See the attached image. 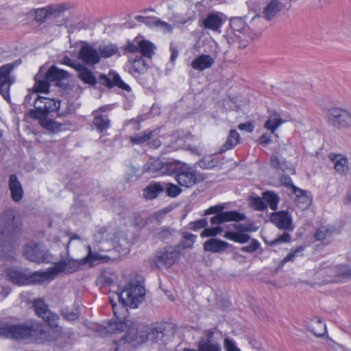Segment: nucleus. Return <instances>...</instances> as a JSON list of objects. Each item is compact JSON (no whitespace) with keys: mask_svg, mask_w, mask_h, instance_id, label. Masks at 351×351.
Returning a JSON list of instances; mask_svg holds the SVG:
<instances>
[{"mask_svg":"<svg viewBox=\"0 0 351 351\" xmlns=\"http://www.w3.org/2000/svg\"><path fill=\"white\" fill-rule=\"evenodd\" d=\"M327 272L330 274L332 279L330 282H339L340 279L351 278V268L346 265H338L329 268Z\"/></svg>","mask_w":351,"mask_h":351,"instance_id":"21","label":"nucleus"},{"mask_svg":"<svg viewBox=\"0 0 351 351\" xmlns=\"http://www.w3.org/2000/svg\"><path fill=\"white\" fill-rule=\"evenodd\" d=\"M153 136V132L149 130L137 134L135 136L130 137V142L132 145H142L147 143Z\"/></svg>","mask_w":351,"mask_h":351,"instance_id":"45","label":"nucleus"},{"mask_svg":"<svg viewBox=\"0 0 351 351\" xmlns=\"http://www.w3.org/2000/svg\"><path fill=\"white\" fill-rule=\"evenodd\" d=\"M19 64V62L16 61L0 66V94L7 101L10 99V87L16 82L12 71Z\"/></svg>","mask_w":351,"mask_h":351,"instance_id":"8","label":"nucleus"},{"mask_svg":"<svg viewBox=\"0 0 351 351\" xmlns=\"http://www.w3.org/2000/svg\"><path fill=\"white\" fill-rule=\"evenodd\" d=\"M33 306L36 315L48 323L51 327L58 326V316L50 311L42 299H36L33 302Z\"/></svg>","mask_w":351,"mask_h":351,"instance_id":"15","label":"nucleus"},{"mask_svg":"<svg viewBox=\"0 0 351 351\" xmlns=\"http://www.w3.org/2000/svg\"><path fill=\"white\" fill-rule=\"evenodd\" d=\"M138 173L139 170L137 168L132 165H128L126 167L125 178L128 182H130L134 178L137 177Z\"/></svg>","mask_w":351,"mask_h":351,"instance_id":"61","label":"nucleus"},{"mask_svg":"<svg viewBox=\"0 0 351 351\" xmlns=\"http://www.w3.org/2000/svg\"><path fill=\"white\" fill-rule=\"evenodd\" d=\"M23 252L27 259L37 263H44L49 259V254L43 245L34 241L26 243Z\"/></svg>","mask_w":351,"mask_h":351,"instance_id":"10","label":"nucleus"},{"mask_svg":"<svg viewBox=\"0 0 351 351\" xmlns=\"http://www.w3.org/2000/svg\"><path fill=\"white\" fill-rule=\"evenodd\" d=\"M240 141V135L236 130H230L225 143L219 149V153H223L234 148Z\"/></svg>","mask_w":351,"mask_h":351,"instance_id":"35","label":"nucleus"},{"mask_svg":"<svg viewBox=\"0 0 351 351\" xmlns=\"http://www.w3.org/2000/svg\"><path fill=\"white\" fill-rule=\"evenodd\" d=\"M263 198L266 202L267 206L272 210H276L278 208V204L280 201L278 195L274 191H267L263 193Z\"/></svg>","mask_w":351,"mask_h":351,"instance_id":"42","label":"nucleus"},{"mask_svg":"<svg viewBox=\"0 0 351 351\" xmlns=\"http://www.w3.org/2000/svg\"><path fill=\"white\" fill-rule=\"evenodd\" d=\"M110 75L113 79V86H118L119 88L130 91V87L128 84L125 83L120 77V76L116 73H110Z\"/></svg>","mask_w":351,"mask_h":351,"instance_id":"55","label":"nucleus"},{"mask_svg":"<svg viewBox=\"0 0 351 351\" xmlns=\"http://www.w3.org/2000/svg\"><path fill=\"white\" fill-rule=\"evenodd\" d=\"M71 8V4L69 3H54L43 8L32 9L28 14L34 15V20L39 24H43L47 19L60 16L61 14Z\"/></svg>","mask_w":351,"mask_h":351,"instance_id":"4","label":"nucleus"},{"mask_svg":"<svg viewBox=\"0 0 351 351\" xmlns=\"http://www.w3.org/2000/svg\"><path fill=\"white\" fill-rule=\"evenodd\" d=\"M245 218L244 214L236 210L226 211L210 219L212 225H219L227 221H241Z\"/></svg>","mask_w":351,"mask_h":351,"instance_id":"19","label":"nucleus"},{"mask_svg":"<svg viewBox=\"0 0 351 351\" xmlns=\"http://www.w3.org/2000/svg\"><path fill=\"white\" fill-rule=\"evenodd\" d=\"M165 330V323H156L150 327L147 332V339L152 342L162 340Z\"/></svg>","mask_w":351,"mask_h":351,"instance_id":"28","label":"nucleus"},{"mask_svg":"<svg viewBox=\"0 0 351 351\" xmlns=\"http://www.w3.org/2000/svg\"><path fill=\"white\" fill-rule=\"evenodd\" d=\"M285 122L286 121L282 119L277 112L273 111L270 112L268 119L265 123L264 127L269 130L271 133L274 134L276 130Z\"/></svg>","mask_w":351,"mask_h":351,"instance_id":"32","label":"nucleus"},{"mask_svg":"<svg viewBox=\"0 0 351 351\" xmlns=\"http://www.w3.org/2000/svg\"><path fill=\"white\" fill-rule=\"evenodd\" d=\"M6 274L9 280L18 285H27L47 281L45 271L27 274L21 269L10 268L7 269Z\"/></svg>","mask_w":351,"mask_h":351,"instance_id":"5","label":"nucleus"},{"mask_svg":"<svg viewBox=\"0 0 351 351\" xmlns=\"http://www.w3.org/2000/svg\"><path fill=\"white\" fill-rule=\"evenodd\" d=\"M173 164L176 169L173 173L175 174V180L180 186L191 188L203 180V178L193 167L186 164L180 166V162L176 160H173Z\"/></svg>","mask_w":351,"mask_h":351,"instance_id":"3","label":"nucleus"},{"mask_svg":"<svg viewBox=\"0 0 351 351\" xmlns=\"http://www.w3.org/2000/svg\"><path fill=\"white\" fill-rule=\"evenodd\" d=\"M333 232L332 230L326 226H322L316 231L314 237L317 241H324L331 237Z\"/></svg>","mask_w":351,"mask_h":351,"instance_id":"53","label":"nucleus"},{"mask_svg":"<svg viewBox=\"0 0 351 351\" xmlns=\"http://www.w3.org/2000/svg\"><path fill=\"white\" fill-rule=\"evenodd\" d=\"M35 119H38L41 126L50 131H57L60 129L62 125L58 122L47 118V116L42 117H33Z\"/></svg>","mask_w":351,"mask_h":351,"instance_id":"44","label":"nucleus"},{"mask_svg":"<svg viewBox=\"0 0 351 351\" xmlns=\"http://www.w3.org/2000/svg\"><path fill=\"white\" fill-rule=\"evenodd\" d=\"M270 162L271 167L276 169L289 173H294V169L290 162H287L284 159L278 158L276 155L271 156Z\"/></svg>","mask_w":351,"mask_h":351,"instance_id":"33","label":"nucleus"},{"mask_svg":"<svg viewBox=\"0 0 351 351\" xmlns=\"http://www.w3.org/2000/svg\"><path fill=\"white\" fill-rule=\"evenodd\" d=\"M106 330L110 333H118L126 331L123 339L126 341H134L136 338L137 329L131 321H110Z\"/></svg>","mask_w":351,"mask_h":351,"instance_id":"11","label":"nucleus"},{"mask_svg":"<svg viewBox=\"0 0 351 351\" xmlns=\"http://www.w3.org/2000/svg\"><path fill=\"white\" fill-rule=\"evenodd\" d=\"M156 27L162 31L164 33H170L173 30V26L165 21L158 19Z\"/></svg>","mask_w":351,"mask_h":351,"instance_id":"63","label":"nucleus"},{"mask_svg":"<svg viewBox=\"0 0 351 351\" xmlns=\"http://www.w3.org/2000/svg\"><path fill=\"white\" fill-rule=\"evenodd\" d=\"M222 23L221 15L217 13H210L204 19V25L207 29L216 31L221 27Z\"/></svg>","mask_w":351,"mask_h":351,"instance_id":"38","label":"nucleus"},{"mask_svg":"<svg viewBox=\"0 0 351 351\" xmlns=\"http://www.w3.org/2000/svg\"><path fill=\"white\" fill-rule=\"evenodd\" d=\"M85 265H86V261H82V258L80 260L67 259L56 263L53 267L45 271L47 281L53 280L55 276L64 271L67 273L75 272L82 269Z\"/></svg>","mask_w":351,"mask_h":351,"instance_id":"7","label":"nucleus"},{"mask_svg":"<svg viewBox=\"0 0 351 351\" xmlns=\"http://www.w3.org/2000/svg\"><path fill=\"white\" fill-rule=\"evenodd\" d=\"M304 247L298 246L295 250H291L289 254L282 261V264H285L289 261H294L298 256H302Z\"/></svg>","mask_w":351,"mask_h":351,"instance_id":"54","label":"nucleus"},{"mask_svg":"<svg viewBox=\"0 0 351 351\" xmlns=\"http://www.w3.org/2000/svg\"><path fill=\"white\" fill-rule=\"evenodd\" d=\"M20 231L21 224L16 220L14 210H5L0 217V256L5 260L14 258Z\"/></svg>","mask_w":351,"mask_h":351,"instance_id":"1","label":"nucleus"},{"mask_svg":"<svg viewBox=\"0 0 351 351\" xmlns=\"http://www.w3.org/2000/svg\"><path fill=\"white\" fill-rule=\"evenodd\" d=\"M138 45L139 47L138 51L142 54V57L150 60L154 54L156 46L148 40L145 39L139 40Z\"/></svg>","mask_w":351,"mask_h":351,"instance_id":"36","label":"nucleus"},{"mask_svg":"<svg viewBox=\"0 0 351 351\" xmlns=\"http://www.w3.org/2000/svg\"><path fill=\"white\" fill-rule=\"evenodd\" d=\"M104 110L105 107H102L100 108L98 110L94 112L95 117L93 123L97 130L99 132H103L104 131L108 129L110 126V121L109 120L108 116L98 114L99 111Z\"/></svg>","mask_w":351,"mask_h":351,"instance_id":"30","label":"nucleus"},{"mask_svg":"<svg viewBox=\"0 0 351 351\" xmlns=\"http://www.w3.org/2000/svg\"><path fill=\"white\" fill-rule=\"evenodd\" d=\"M214 59L210 55L202 54L195 58L191 62L193 69L197 71H204L212 66Z\"/></svg>","mask_w":351,"mask_h":351,"instance_id":"27","label":"nucleus"},{"mask_svg":"<svg viewBox=\"0 0 351 351\" xmlns=\"http://www.w3.org/2000/svg\"><path fill=\"white\" fill-rule=\"evenodd\" d=\"M164 191L165 187L161 184L152 182L143 190V197L147 199H153Z\"/></svg>","mask_w":351,"mask_h":351,"instance_id":"34","label":"nucleus"},{"mask_svg":"<svg viewBox=\"0 0 351 351\" xmlns=\"http://www.w3.org/2000/svg\"><path fill=\"white\" fill-rule=\"evenodd\" d=\"M330 159L334 163L335 169L337 173L345 175L348 171V158L341 154H330Z\"/></svg>","mask_w":351,"mask_h":351,"instance_id":"29","label":"nucleus"},{"mask_svg":"<svg viewBox=\"0 0 351 351\" xmlns=\"http://www.w3.org/2000/svg\"><path fill=\"white\" fill-rule=\"evenodd\" d=\"M198 349L199 351H221L219 343L213 342L209 339H202L198 343Z\"/></svg>","mask_w":351,"mask_h":351,"instance_id":"48","label":"nucleus"},{"mask_svg":"<svg viewBox=\"0 0 351 351\" xmlns=\"http://www.w3.org/2000/svg\"><path fill=\"white\" fill-rule=\"evenodd\" d=\"M31 333L30 340L35 341L36 343H41L50 339L49 332L39 324H32Z\"/></svg>","mask_w":351,"mask_h":351,"instance_id":"23","label":"nucleus"},{"mask_svg":"<svg viewBox=\"0 0 351 351\" xmlns=\"http://www.w3.org/2000/svg\"><path fill=\"white\" fill-rule=\"evenodd\" d=\"M110 303L112 305V308L115 317L118 319H120L121 317V314L123 312L125 311L126 304H123L122 301H119L121 304L117 305L116 303L113 302V300L110 298Z\"/></svg>","mask_w":351,"mask_h":351,"instance_id":"58","label":"nucleus"},{"mask_svg":"<svg viewBox=\"0 0 351 351\" xmlns=\"http://www.w3.org/2000/svg\"><path fill=\"white\" fill-rule=\"evenodd\" d=\"M62 315L66 321L73 322L79 319L80 312L77 308H64L62 311Z\"/></svg>","mask_w":351,"mask_h":351,"instance_id":"52","label":"nucleus"},{"mask_svg":"<svg viewBox=\"0 0 351 351\" xmlns=\"http://www.w3.org/2000/svg\"><path fill=\"white\" fill-rule=\"evenodd\" d=\"M326 115L329 123L338 128L351 126V114L339 108H331L327 110Z\"/></svg>","mask_w":351,"mask_h":351,"instance_id":"12","label":"nucleus"},{"mask_svg":"<svg viewBox=\"0 0 351 351\" xmlns=\"http://www.w3.org/2000/svg\"><path fill=\"white\" fill-rule=\"evenodd\" d=\"M77 71V77L84 83L90 85H95L97 80L93 72L88 70L83 64H80L76 70Z\"/></svg>","mask_w":351,"mask_h":351,"instance_id":"39","label":"nucleus"},{"mask_svg":"<svg viewBox=\"0 0 351 351\" xmlns=\"http://www.w3.org/2000/svg\"><path fill=\"white\" fill-rule=\"evenodd\" d=\"M182 237L183 239L182 241H181L179 243V246L182 249H191L193 246V243L195 242L197 236L187 232H184L182 233Z\"/></svg>","mask_w":351,"mask_h":351,"instance_id":"49","label":"nucleus"},{"mask_svg":"<svg viewBox=\"0 0 351 351\" xmlns=\"http://www.w3.org/2000/svg\"><path fill=\"white\" fill-rule=\"evenodd\" d=\"M282 7L281 0H269L263 12L264 17L268 21L271 20L281 11Z\"/></svg>","mask_w":351,"mask_h":351,"instance_id":"25","label":"nucleus"},{"mask_svg":"<svg viewBox=\"0 0 351 351\" xmlns=\"http://www.w3.org/2000/svg\"><path fill=\"white\" fill-rule=\"evenodd\" d=\"M8 186L12 199L16 202L21 200L23 197L24 191L16 175H10L8 181Z\"/></svg>","mask_w":351,"mask_h":351,"instance_id":"22","label":"nucleus"},{"mask_svg":"<svg viewBox=\"0 0 351 351\" xmlns=\"http://www.w3.org/2000/svg\"><path fill=\"white\" fill-rule=\"evenodd\" d=\"M270 221L279 229L293 230L292 217L287 211L282 210L272 213L270 215Z\"/></svg>","mask_w":351,"mask_h":351,"instance_id":"17","label":"nucleus"},{"mask_svg":"<svg viewBox=\"0 0 351 351\" xmlns=\"http://www.w3.org/2000/svg\"><path fill=\"white\" fill-rule=\"evenodd\" d=\"M231 39L232 40V44L234 47H237L239 49H243L248 45L250 40H252L253 38L244 37L243 35L236 34L234 38Z\"/></svg>","mask_w":351,"mask_h":351,"instance_id":"51","label":"nucleus"},{"mask_svg":"<svg viewBox=\"0 0 351 351\" xmlns=\"http://www.w3.org/2000/svg\"><path fill=\"white\" fill-rule=\"evenodd\" d=\"M224 209V206L222 204H218L213 206H210L208 209L204 210L203 214L204 216L211 215V214H220L223 213V210Z\"/></svg>","mask_w":351,"mask_h":351,"instance_id":"62","label":"nucleus"},{"mask_svg":"<svg viewBox=\"0 0 351 351\" xmlns=\"http://www.w3.org/2000/svg\"><path fill=\"white\" fill-rule=\"evenodd\" d=\"M291 194L295 195V202L300 208L304 209L309 205L310 199L306 194V191L298 187H294Z\"/></svg>","mask_w":351,"mask_h":351,"instance_id":"40","label":"nucleus"},{"mask_svg":"<svg viewBox=\"0 0 351 351\" xmlns=\"http://www.w3.org/2000/svg\"><path fill=\"white\" fill-rule=\"evenodd\" d=\"M35 80V88L37 92L47 93L49 91L50 82L45 77L43 67L40 68Z\"/></svg>","mask_w":351,"mask_h":351,"instance_id":"37","label":"nucleus"},{"mask_svg":"<svg viewBox=\"0 0 351 351\" xmlns=\"http://www.w3.org/2000/svg\"><path fill=\"white\" fill-rule=\"evenodd\" d=\"M32 324L0 323V337L17 340L30 339Z\"/></svg>","mask_w":351,"mask_h":351,"instance_id":"6","label":"nucleus"},{"mask_svg":"<svg viewBox=\"0 0 351 351\" xmlns=\"http://www.w3.org/2000/svg\"><path fill=\"white\" fill-rule=\"evenodd\" d=\"M223 346L226 351H241L235 343L228 338L224 339Z\"/></svg>","mask_w":351,"mask_h":351,"instance_id":"64","label":"nucleus"},{"mask_svg":"<svg viewBox=\"0 0 351 351\" xmlns=\"http://www.w3.org/2000/svg\"><path fill=\"white\" fill-rule=\"evenodd\" d=\"M173 160L163 162L160 159L152 158L143 167V171L157 175L173 174L175 170Z\"/></svg>","mask_w":351,"mask_h":351,"instance_id":"13","label":"nucleus"},{"mask_svg":"<svg viewBox=\"0 0 351 351\" xmlns=\"http://www.w3.org/2000/svg\"><path fill=\"white\" fill-rule=\"evenodd\" d=\"M228 246V243L217 239H210L204 243V250L213 253L224 251Z\"/></svg>","mask_w":351,"mask_h":351,"instance_id":"31","label":"nucleus"},{"mask_svg":"<svg viewBox=\"0 0 351 351\" xmlns=\"http://www.w3.org/2000/svg\"><path fill=\"white\" fill-rule=\"evenodd\" d=\"M97 51L100 56V58H109L118 52V47L117 45L112 43H103L99 45Z\"/></svg>","mask_w":351,"mask_h":351,"instance_id":"41","label":"nucleus"},{"mask_svg":"<svg viewBox=\"0 0 351 351\" xmlns=\"http://www.w3.org/2000/svg\"><path fill=\"white\" fill-rule=\"evenodd\" d=\"M249 204L252 208L258 211H264L267 209V204L263 198L260 197H250Z\"/></svg>","mask_w":351,"mask_h":351,"instance_id":"50","label":"nucleus"},{"mask_svg":"<svg viewBox=\"0 0 351 351\" xmlns=\"http://www.w3.org/2000/svg\"><path fill=\"white\" fill-rule=\"evenodd\" d=\"M219 164V160L213 156H206L197 162L198 167L203 169H212Z\"/></svg>","mask_w":351,"mask_h":351,"instance_id":"47","label":"nucleus"},{"mask_svg":"<svg viewBox=\"0 0 351 351\" xmlns=\"http://www.w3.org/2000/svg\"><path fill=\"white\" fill-rule=\"evenodd\" d=\"M223 237L239 243H247L250 239V235L239 232H226Z\"/></svg>","mask_w":351,"mask_h":351,"instance_id":"46","label":"nucleus"},{"mask_svg":"<svg viewBox=\"0 0 351 351\" xmlns=\"http://www.w3.org/2000/svg\"><path fill=\"white\" fill-rule=\"evenodd\" d=\"M77 58L84 64L90 66H93L100 62V56L97 49L86 42H82Z\"/></svg>","mask_w":351,"mask_h":351,"instance_id":"14","label":"nucleus"},{"mask_svg":"<svg viewBox=\"0 0 351 351\" xmlns=\"http://www.w3.org/2000/svg\"><path fill=\"white\" fill-rule=\"evenodd\" d=\"M45 77L50 82L58 84L61 80L68 77L67 71L58 69L56 66H51L46 72L44 71Z\"/></svg>","mask_w":351,"mask_h":351,"instance_id":"24","label":"nucleus"},{"mask_svg":"<svg viewBox=\"0 0 351 351\" xmlns=\"http://www.w3.org/2000/svg\"><path fill=\"white\" fill-rule=\"evenodd\" d=\"M223 232V228L221 226H215L213 228H205L201 233L202 237H215L220 234Z\"/></svg>","mask_w":351,"mask_h":351,"instance_id":"56","label":"nucleus"},{"mask_svg":"<svg viewBox=\"0 0 351 351\" xmlns=\"http://www.w3.org/2000/svg\"><path fill=\"white\" fill-rule=\"evenodd\" d=\"M180 252L178 250L158 252L152 263L158 268L169 267L179 258Z\"/></svg>","mask_w":351,"mask_h":351,"instance_id":"16","label":"nucleus"},{"mask_svg":"<svg viewBox=\"0 0 351 351\" xmlns=\"http://www.w3.org/2000/svg\"><path fill=\"white\" fill-rule=\"evenodd\" d=\"M34 102V110L29 112L31 117H42L48 116L49 113L56 111L59 109L60 104L59 101L49 99L35 95Z\"/></svg>","mask_w":351,"mask_h":351,"instance_id":"9","label":"nucleus"},{"mask_svg":"<svg viewBox=\"0 0 351 351\" xmlns=\"http://www.w3.org/2000/svg\"><path fill=\"white\" fill-rule=\"evenodd\" d=\"M208 226V221L206 219L203 218L189 223V228L193 231H197L199 229L206 228Z\"/></svg>","mask_w":351,"mask_h":351,"instance_id":"59","label":"nucleus"},{"mask_svg":"<svg viewBox=\"0 0 351 351\" xmlns=\"http://www.w3.org/2000/svg\"><path fill=\"white\" fill-rule=\"evenodd\" d=\"M145 287L138 281H131L120 294L117 295L118 300L131 308H137L145 298Z\"/></svg>","mask_w":351,"mask_h":351,"instance_id":"2","label":"nucleus"},{"mask_svg":"<svg viewBox=\"0 0 351 351\" xmlns=\"http://www.w3.org/2000/svg\"><path fill=\"white\" fill-rule=\"evenodd\" d=\"M230 26L236 34L243 35L244 37L254 38L255 34L246 25L245 21L241 17H233L230 20Z\"/></svg>","mask_w":351,"mask_h":351,"instance_id":"18","label":"nucleus"},{"mask_svg":"<svg viewBox=\"0 0 351 351\" xmlns=\"http://www.w3.org/2000/svg\"><path fill=\"white\" fill-rule=\"evenodd\" d=\"M147 60L141 56L130 58V73L134 76L145 73L149 66Z\"/></svg>","mask_w":351,"mask_h":351,"instance_id":"20","label":"nucleus"},{"mask_svg":"<svg viewBox=\"0 0 351 351\" xmlns=\"http://www.w3.org/2000/svg\"><path fill=\"white\" fill-rule=\"evenodd\" d=\"M134 19L136 21L141 22L148 27H156L158 19L156 18H149L140 15L136 16Z\"/></svg>","mask_w":351,"mask_h":351,"instance_id":"60","label":"nucleus"},{"mask_svg":"<svg viewBox=\"0 0 351 351\" xmlns=\"http://www.w3.org/2000/svg\"><path fill=\"white\" fill-rule=\"evenodd\" d=\"M166 191L168 196L176 197L181 193L182 189L178 185L172 183H167L166 185Z\"/></svg>","mask_w":351,"mask_h":351,"instance_id":"57","label":"nucleus"},{"mask_svg":"<svg viewBox=\"0 0 351 351\" xmlns=\"http://www.w3.org/2000/svg\"><path fill=\"white\" fill-rule=\"evenodd\" d=\"M88 254L82 258L89 266L96 265L100 263H107L110 258L108 256L101 254L97 252H93L90 245L87 246Z\"/></svg>","mask_w":351,"mask_h":351,"instance_id":"26","label":"nucleus"},{"mask_svg":"<svg viewBox=\"0 0 351 351\" xmlns=\"http://www.w3.org/2000/svg\"><path fill=\"white\" fill-rule=\"evenodd\" d=\"M308 328L309 330L317 337L323 336L326 331L325 324L318 318L311 320Z\"/></svg>","mask_w":351,"mask_h":351,"instance_id":"43","label":"nucleus"}]
</instances>
